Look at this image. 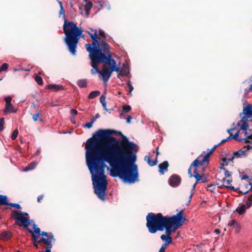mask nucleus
I'll return each instance as SVG.
<instances>
[{
	"instance_id": "0e129e2a",
	"label": "nucleus",
	"mask_w": 252,
	"mask_h": 252,
	"mask_svg": "<svg viewBox=\"0 0 252 252\" xmlns=\"http://www.w3.org/2000/svg\"><path fill=\"white\" fill-rule=\"evenodd\" d=\"M214 232L217 234H219L220 233V230L219 229H216L214 230Z\"/></svg>"
},
{
	"instance_id": "2eb2a0df",
	"label": "nucleus",
	"mask_w": 252,
	"mask_h": 252,
	"mask_svg": "<svg viewBox=\"0 0 252 252\" xmlns=\"http://www.w3.org/2000/svg\"><path fill=\"white\" fill-rule=\"evenodd\" d=\"M17 111V109L15 108L12 104L5 105V108L3 110V112L5 115L9 113H16Z\"/></svg>"
},
{
	"instance_id": "c9c22d12",
	"label": "nucleus",
	"mask_w": 252,
	"mask_h": 252,
	"mask_svg": "<svg viewBox=\"0 0 252 252\" xmlns=\"http://www.w3.org/2000/svg\"><path fill=\"white\" fill-rule=\"evenodd\" d=\"M239 131H237L235 134H232V137L233 139L239 141H244V139H239Z\"/></svg>"
},
{
	"instance_id": "ddd939ff",
	"label": "nucleus",
	"mask_w": 252,
	"mask_h": 252,
	"mask_svg": "<svg viewBox=\"0 0 252 252\" xmlns=\"http://www.w3.org/2000/svg\"><path fill=\"white\" fill-rule=\"evenodd\" d=\"M181 177L176 175H172L169 179V184L172 187H177L181 182Z\"/></svg>"
},
{
	"instance_id": "4468645a",
	"label": "nucleus",
	"mask_w": 252,
	"mask_h": 252,
	"mask_svg": "<svg viewBox=\"0 0 252 252\" xmlns=\"http://www.w3.org/2000/svg\"><path fill=\"white\" fill-rule=\"evenodd\" d=\"M243 113L245 115V119L252 118V105H248L244 107L243 110Z\"/></svg>"
},
{
	"instance_id": "bb28decb",
	"label": "nucleus",
	"mask_w": 252,
	"mask_h": 252,
	"mask_svg": "<svg viewBox=\"0 0 252 252\" xmlns=\"http://www.w3.org/2000/svg\"><path fill=\"white\" fill-rule=\"evenodd\" d=\"M35 112V114L30 113V114L32 116V120L34 122L37 121L39 118V115L41 114V111L39 109H36Z\"/></svg>"
},
{
	"instance_id": "1a4fd4ad",
	"label": "nucleus",
	"mask_w": 252,
	"mask_h": 252,
	"mask_svg": "<svg viewBox=\"0 0 252 252\" xmlns=\"http://www.w3.org/2000/svg\"><path fill=\"white\" fill-rule=\"evenodd\" d=\"M40 235L42 236H45L47 238L42 237L38 241V243H43L46 245H51L52 242H55V239L52 233H47V232H40Z\"/></svg>"
},
{
	"instance_id": "c756f323",
	"label": "nucleus",
	"mask_w": 252,
	"mask_h": 252,
	"mask_svg": "<svg viewBox=\"0 0 252 252\" xmlns=\"http://www.w3.org/2000/svg\"><path fill=\"white\" fill-rule=\"evenodd\" d=\"M221 166L220 167V170H223L224 171V175L225 178H228L231 175V174L230 172H229L224 167V163L222 164H220Z\"/></svg>"
},
{
	"instance_id": "7ed1b4c3",
	"label": "nucleus",
	"mask_w": 252,
	"mask_h": 252,
	"mask_svg": "<svg viewBox=\"0 0 252 252\" xmlns=\"http://www.w3.org/2000/svg\"><path fill=\"white\" fill-rule=\"evenodd\" d=\"M93 40L92 44H86L85 47L89 52L91 63H116L110 51L109 45L104 40Z\"/></svg>"
},
{
	"instance_id": "37998d69",
	"label": "nucleus",
	"mask_w": 252,
	"mask_h": 252,
	"mask_svg": "<svg viewBox=\"0 0 252 252\" xmlns=\"http://www.w3.org/2000/svg\"><path fill=\"white\" fill-rule=\"evenodd\" d=\"M4 124V118H0V132L2 130Z\"/></svg>"
},
{
	"instance_id": "b1692460",
	"label": "nucleus",
	"mask_w": 252,
	"mask_h": 252,
	"mask_svg": "<svg viewBox=\"0 0 252 252\" xmlns=\"http://www.w3.org/2000/svg\"><path fill=\"white\" fill-rule=\"evenodd\" d=\"M131 108L130 105H124L122 107V111L120 115V118L122 116L124 113H126L130 111Z\"/></svg>"
},
{
	"instance_id": "c85d7f7f",
	"label": "nucleus",
	"mask_w": 252,
	"mask_h": 252,
	"mask_svg": "<svg viewBox=\"0 0 252 252\" xmlns=\"http://www.w3.org/2000/svg\"><path fill=\"white\" fill-rule=\"evenodd\" d=\"M28 231V232L31 234L32 239L33 241V242H38L39 240H38V237L37 235L35 234L33 231H32L31 229H29L28 227L26 228Z\"/></svg>"
},
{
	"instance_id": "603ef678",
	"label": "nucleus",
	"mask_w": 252,
	"mask_h": 252,
	"mask_svg": "<svg viewBox=\"0 0 252 252\" xmlns=\"http://www.w3.org/2000/svg\"><path fill=\"white\" fill-rule=\"evenodd\" d=\"M242 180H248V182H249L251 179L249 178V176L247 175H243L242 178Z\"/></svg>"
},
{
	"instance_id": "cd10ccee",
	"label": "nucleus",
	"mask_w": 252,
	"mask_h": 252,
	"mask_svg": "<svg viewBox=\"0 0 252 252\" xmlns=\"http://www.w3.org/2000/svg\"><path fill=\"white\" fill-rule=\"evenodd\" d=\"M77 85L80 88H85L87 87V82L85 79H80L77 81Z\"/></svg>"
},
{
	"instance_id": "f8f14e48",
	"label": "nucleus",
	"mask_w": 252,
	"mask_h": 252,
	"mask_svg": "<svg viewBox=\"0 0 252 252\" xmlns=\"http://www.w3.org/2000/svg\"><path fill=\"white\" fill-rule=\"evenodd\" d=\"M217 178V184L219 186V187L220 189H222L223 188H226L228 189H230L231 190L237 191L239 188L235 189L234 187L232 186H227L225 185V178L224 177H222V179H220V175H216Z\"/></svg>"
},
{
	"instance_id": "c03bdc74",
	"label": "nucleus",
	"mask_w": 252,
	"mask_h": 252,
	"mask_svg": "<svg viewBox=\"0 0 252 252\" xmlns=\"http://www.w3.org/2000/svg\"><path fill=\"white\" fill-rule=\"evenodd\" d=\"M237 223H238V222L234 220H232L228 223V225L233 227Z\"/></svg>"
},
{
	"instance_id": "09e8293b",
	"label": "nucleus",
	"mask_w": 252,
	"mask_h": 252,
	"mask_svg": "<svg viewBox=\"0 0 252 252\" xmlns=\"http://www.w3.org/2000/svg\"><path fill=\"white\" fill-rule=\"evenodd\" d=\"M99 34L100 36H101V37H102L103 38H105V37H106L105 33L101 29H99Z\"/></svg>"
},
{
	"instance_id": "e2e57ef3",
	"label": "nucleus",
	"mask_w": 252,
	"mask_h": 252,
	"mask_svg": "<svg viewBox=\"0 0 252 252\" xmlns=\"http://www.w3.org/2000/svg\"><path fill=\"white\" fill-rule=\"evenodd\" d=\"M40 243H37V242H33V246L37 249L38 248V244H40Z\"/></svg>"
},
{
	"instance_id": "774afa93",
	"label": "nucleus",
	"mask_w": 252,
	"mask_h": 252,
	"mask_svg": "<svg viewBox=\"0 0 252 252\" xmlns=\"http://www.w3.org/2000/svg\"><path fill=\"white\" fill-rule=\"evenodd\" d=\"M234 129H235V128H232L228 129L227 130V132L229 134H230H230H231V131L232 130H234Z\"/></svg>"
},
{
	"instance_id": "58836bf2",
	"label": "nucleus",
	"mask_w": 252,
	"mask_h": 252,
	"mask_svg": "<svg viewBox=\"0 0 252 252\" xmlns=\"http://www.w3.org/2000/svg\"><path fill=\"white\" fill-rule=\"evenodd\" d=\"M18 130L17 129H15L11 135V138L12 140H15L17 137L18 134Z\"/></svg>"
},
{
	"instance_id": "338daca9",
	"label": "nucleus",
	"mask_w": 252,
	"mask_h": 252,
	"mask_svg": "<svg viewBox=\"0 0 252 252\" xmlns=\"http://www.w3.org/2000/svg\"><path fill=\"white\" fill-rule=\"evenodd\" d=\"M235 158V157L234 155L232 156L231 158H227V161H232Z\"/></svg>"
},
{
	"instance_id": "e433bc0d",
	"label": "nucleus",
	"mask_w": 252,
	"mask_h": 252,
	"mask_svg": "<svg viewBox=\"0 0 252 252\" xmlns=\"http://www.w3.org/2000/svg\"><path fill=\"white\" fill-rule=\"evenodd\" d=\"M7 206H10L11 207L15 208L17 209H20L22 208L21 206L17 203H12L8 202Z\"/></svg>"
},
{
	"instance_id": "49530a36",
	"label": "nucleus",
	"mask_w": 252,
	"mask_h": 252,
	"mask_svg": "<svg viewBox=\"0 0 252 252\" xmlns=\"http://www.w3.org/2000/svg\"><path fill=\"white\" fill-rule=\"evenodd\" d=\"M11 100H12V98L10 96H7V97H5V101L6 102L5 105H8V104H11Z\"/></svg>"
},
{
	"instance_id": "5fc2aeb1",
	"label": "nucleus",
	"mask_w": 252,
	"mask_h": 252,
	"mask_svg": "<svg viewBox=\"0 0 252 252\" xmlns=\"http://www.w3.org/2000/svg\"><path fill=\"white\" fill-rule=\"evenodd\" d=\"M244 142L246 143H250L252 144V139H246V138L244 139Z\"/></svg>"
},
{
	"instance_id": "864d4df0",
	"label": "nucleus",
	"mask_w": 252,
	"mask_h": 252,
	"mask_svg": "<svg viewBox=\"0 0 252 252\" xmlns=\"http://www.w3.org/2000/svg\"><path fill=\"white\" fill-rule=\"evenodd\" d=\"M250 185L251 187L249 190H248L245 192H243L242 191L239 190L238 192L240 193H242L243 194H246L250 190H252V183H250Z\"/></svg>"
},
{
	"instance_id": "3c124183",
	"label": "nucleus",
	"mask_w": 252,
	"mask_h": 252,
	"mask_svg": "<svg viewBox=\"0 0 252 252\" xmlns=\"http://www.w3.org/2000/svg\"><path fill=\"white\" fill-rule=\"evenodd\" d=\"M47 247L45 248V252H51V249L52 248V244L51 245H46Z\"/></svg>"
},
{
	"instance_id": "69168bd1",
	"label": "nucleus",
	"mask_w": 252,
	"mask_h": 252,
	"mask_svg": "<svg viewBox=\"0 0 252 252\" xmlns=\"http://www.w3.org/2000/svg\"><path fill=\"white\" fill-rule=\"evenodd\" d=\"M102 106H103V109L106 111H108V110L106 108V103H104V104H102Z\"/></svg>"
},
{
	"instance_id": "f704fd0d",
	"label": "nucleus",
	"mask_w": 252,
	"mask_h": 252,
	"mask_svg": "<svg viewBox=\"0 0 252 252\" xmlns=\"http://www.w3.org/2000/svg\"><path fill=\"white\" fill-rule=\"evenodd\" d=\"M35 80L38 85H43V80L41 77L38 75H36L35 77Z\"/></svg>"
},
{
	"instance_id": "a19ab883",
	"label": "nucleus",
	"mask_w": 252,
	"mask_h": 252,
	"mask_svg": "<svg viewBox=\"0 0 252 252\" xmlns=\"http://www.w3.org/2000/svg\"><path fill=\"white\" fill-rule=\"evenodd\" d=\"M8 67V64H2L1 66L0 67V72L6 70Z\"/></svg>"
},
{
	"instance_id": "680f3d73",
	"label": "nucleus",
	"mask_w": 252,
	"mask_h": 252,
	"mask_svg": "<svg viewBox=\"0 0 252 252\" xmlns=\"http://www.w3.org/2000/svg\"><path fill=\"white\" fill-rule=\"evenodd\" d=\"M43 197H44L43 195H41L40 196H38V197H37L38 202H39V203L41 202V201L43 199Z\"/></svg>"
},
{
	"instance_id": "423d86ee",
	"label": "nucleus",
	"mask_w": 252,
	"mask_h": 252,
	"mask_svg": "<svg viewBox=\"0 0 252 252\" xmlns=\"http://www.w3.org/2000/svg\"><path fill=\"white\" fill-rule=\"evenodd\" d=\"M202 156V155H200L196 159H195L191 163L188 170L189 177L192 178L193 177L196 180V182L193 185L192 189L190 192L191 194L189 198V202H190L191 200V198L194 193V190L195 189L197 183L199 181H201L202 183H206L208 182V180L205 175L203 173L201 174H199L197 171V168L200 165L199 159L201 158Z\"/></svg>"
},
{
	"instance_id": "7c9ffc66",
	"label": "nucleus",
	"mask_w": 252,
	"mask_h": 252,
	"mask_svg": "<svg viewBox=\"0 0 252 252\" xmlns=\"http://www.w3.org/2000/svg\"><path fill=\"white\" fill-rule=\"evenodd\" d=\"M148 159L147 160V162L148 164L151 166H153L156 165L157 164L158 161L157 158L155 159V160L153 161L151 159V158L150 156H149L148 157Z\"/></svg>"
},
{
	"instance_id": "9d476101",
	"label": "nucleus",
	"mask_w": 252,
	"mask_h": 252,
	"mask_svg": "<svg viewBox=\"0 0 252 252\" xmlns=\"http://www.w3.org/2000/svg\"><path fill=\"white\" fill-rule=\"evenodd\" d=\"M121 64H118L117 68L119 69V70L117 78H120L121 76L129 77V64H123V65L120 66Z\"/></svg>"
},
{
	"instance_id": "bf43d9fd",
	"label": "nucleus",
	"mask_w": 252,
	"mask_h": 252,
	"mask_svg": "<svg viewBox=\"0 0 252 252\" xmlns=\"http://www.w3.org/2000/svg\"><path fill=\"white\" fill-rule=\"evenodd\" d=\"M70 113L71 114L75 115H77L78 113L77 111L74 109H71Z\"/></svg>"
},
{
	"instance_id": "2f4dec72",
	"label": "nucleus",
	"mask_w": 252,
	"mask_h": 252,
	"mask_svg": "<svg viewBox=\"0 0 252 252\" xmlns=\"http://www.w3.org/2000/svg\"><path fill=\"white\" fill-rule=\"evenodd\" d=\"M252 205V194L250 195L246 201L247 208H250Z\"/></svg>"
},
{
	"instance_id": "72a5a7b5",
	"label": "nucleus",
	"mask_w": 252,
	"mask_h": 252,
	"mask_svg": "<svg viewBox=\"0 0 252 252\" xmlns=\"http://www.w3.org/2000/svg\"><path fill=\"white\" fill-rule=\"evenodd\" d=\"M93 6V4L91 2H88L86 5L85 6L84 10L87 12L88 13L89 11L91 10Z\"/></svg>"
},
{
	"instance_id": "f03ea898",
	"label": "nucleus",
	"mask_w": 252,
	"mask_h": 252,
	"mask_svg": "<svg viewBox=\"0 0 252 252\" xmlns=\"http://www.w3.org/2000/svg\"><path fill=\"white\" fill-rule=\"evenodd\" d=\"M60 10L59 15L61 16L63 15L64 18V24L63 25V32L65 35L64 38L67 49L72 55L76 54L77 44L82 35L83 30L79 29L77 25L73 22H67L65 18V10L63 6L62 3L59 2Z\"/></svg>"
},
{
	"instance_id": "79ce46f5",
	"label": "nucleus",
	"mask_w": 252,
	"mask_h": 252,
	"mask_svg": "<svg viewBox=\"0 0 252 252\" xmlns=\"http://www.w3.org/2000/svg\"><path fill=\"white\" fill-rule=\"evenodd\" d=\"M215 189V186L213 184L209 185L207 188L208 190L210 191L211 192H213V190Z\"/></svg>"
},
{
	"instance_id": "393cba45",
	"label": "nucleus",
	"mask_w": 252,
	"mask_h": 252,
	"mask_svg": "<svg viewBox=\"0 0 252 252\" xmlns=\"http://www.w3.org/2000/svg\"><path fill=\"white\" fill-rule=\"evenodd\" d=\"M247 119H245V117H243L241 121L242 124L241 126V129L246 131L249 127L248 124L247 122Z\"/></svg>"
},
{
	"instance_id": "8fccbe9b",
	"label": "nucleus",
	"mask_w": 252,
	"mask_h": 252,
	"mask_svg": "<svg viewBox=\"0 0 252 252\" xmlns=\"http://www.w3.org/2000/svg\"><path fill=\"white\" fill-rule=\"evenodd\" d=\"M167 247V246H166V244H163L160 248L158 252H164Z\"/></svg>"
},
{
	"instance_id": "9b49d317",
	"label": "nucleus",
	"mask_w": 252,
	"mask_h": 252,
	"mask_svg": "<svg viewBox=\"0 0 252 252\" xmlns=\"http://www.w3.org/2000/svg\"><path fill=\"white\" fill-rule=\"evenodd\" d=\"M217 146L218 145L215 146L207 153H205V152H203L202 153V154L201 155H202L203 156L201 157V158L199 159V161L200 163L201 166L204 165L206 163L207 164H208L209 163V158H210V156L215 151V150L217 148Z\"/></svg>"
},
{
	"instance_id": "6ab92c4d",
	"label": "nucleus",
	"mask_w": 252,
	"mask_h": 252,
	"mask_svg": "<svg viewBox=\"0 0 252 252\" xmlns=\"http://www.w3.org/2000/svg\"><path fill=\"white\" fill-rule=\"evenodd\" d=\"M160 239L162 241H165V243L163 244H166L167 246L172 242V237L171 236H165L164 234L161 235Z\"/></svg>"
},
{
	"instance_id": "4d7b16f0",
	"label": "nucleus",
	"mask_w": 252,
	"mask_h": 252,
	"mask_svg": "<svg viewBox=\"0 0 252 252\" xmlns=\"http://www.w3.org/2000/svg\"><path fill=\"white\" fill-rule=\"evenodd\" d=\"M132 119V118L131 116H128L126 119V123H128V124H129L131 122V120Z\"/></svg>"
},
{
	"instance_id": "20e7f679",
	"label": "nucleus",
	"mask_w": 252,
	"mask_h": 252,
	"mask_svg": "<svg viewBox=\"0 0 252 252\" xmlns=\"http://www.w3.org/2000/svg\"><path fill=\"white\" fill-rule=\"evenodd\" d=\"M170 217L164 216L161 213H150L146 216V227L150 233H156L163 228Z\"/></svg>"
},
{
	"instance_id": "ea45409f",
	"label": "nucleus",
	"mask_w": 252,
	"mask_h": 252,
	"mask_svg": "<svg viewBox=\"0 0 252 252\" xmlns=\"http://www.w3.org/2000/svg\"><path fill=\"white\" fill-rule=\"evenodd\" d=\"M233 228L235 229V232L236 233H238L241 229V226L238 223H237Z\"/></svg>"
},
{
	"instance_id": "13d9d810",
	"label": "nucleus",
	"mask_w": 252,
	"mask_h": 252,
	"mask_svg": "<svg viewBox=\"0 0 252 252\" xmlns=\"http://www.w3.org/2000/svg\"><path fill=\"white\" fill-rule=\"evenodd\" d=\"M243 149H246V151L248 150H249V149H252V146H250L249 145H248L246 146H244L243 148Z\"/></svg>"
},
{
	"instance_id": "de8ad7c7",
	"label": "nucleus",
	"mask_w": 252,
	"mask_h": 252,
	"mask_svg": "<svg viewBox=\"0 0 252 252\" xmlns=\"http://www.w3.org/2000/svg\"><path fill=\"white\" fill-rule=\"evenodd\" d=\"M127 86L129 89V94L131 93V92L133 91V87L132 86V85L130 83V81H129L127 83Z\"/></svg>"
},
{
	"instance_id": "aec40b11",
	"label": "nucleus",
	"mask_w": 252,
	"mask_h": 252,
	"mask_svg": "<svg viewBox=\"0 0 252 252\" xmlns=\"http://www.w3.org/2000/svg\"><path fill=\"white\" fill-rule=\"evenodd\" d=\"M246 150L243 149V148L239 150L234 152L233 153L234 156L235 158H240L242 156H246Z\"/></svg>"
},
{
	"instance_id": "5701e85b",
	"label": "nucleus",
	"mask_w": 252,
	"mask_h": 252,
	"mask_svg": "<svg viewBox=\"0 0 252 252\" xmlns=\"http://www.w3.org/2000/svg\"><path fill=\"white\" fill-rule=\"evenodd\" d=\"M246 208L247 207L244 204H241L236 209V211L239 215H243L245 213Z\"/></svg>"
},
{
	"instance_id": "473e14b6",
	"label": "nucleus",
	"mask_w": 252,
	"mask_h": 252,
	"mask_svg": "<svg viewBox=\"0 0 252 252\" xmlns=\"http://www.w3.org/2000/svg\"><path fill=\"white\" fill-rule=\"evenodd\" d=\"M92 31H93L94 32V34H90V36H91L92 40H94V39H100V38L98 37L97 36V31L96 30H93V29H91Z\"/></svg>"
},
{
	"instance_id": "a878e982",
	"label": "nucleus",
	"mask_w": 252,
	"mask_h": 252,
	"mask_svg": "<svg viewBox=\"0 0 252 252\" xmlns=\"http://www.w3.org/2000/svg\"><path fill=\"white\" fill-rule=\"evenodd\" d=\"M100 94V92L99 91H94L93 92H91L88 96V98L90 99H94L98 95H99Z\"/></svg>"
},
{
	"instance_id": "052dcab7",
	"label": "nucleus",
	"mask_w": 252,
	"mask_h": 252,
	"mask_svg": "<svg viewBox=\"0 0 252 252\" xmlns=\"http://www.w3.org/2000/svg\"><path fill=\"white\" fill-rule=\"evenodd\" d=\"M232 179H227L225 180V185L229 186V185L232 182Z\"/></svg>"
},
{
	"instance_id": "a18cd8bd",
	"label": "nucleus",
	"mask_w": 252,
	"mask_h": 252,
	"mask_svg": "<svg viewBox=\"0 0 252 252\" xmlns=\"http://www.w3.org/2000/svg\"><path fill=\"white\" fill-rule=\"evenodd\" d=\"M100 102L102 104H104V103H106L105 101V96L103 95H102L99 98Z\"/></svg>"
},
{
	"instance_id": "6e6d98bb",
	"label": "nucleus",
	"mask_w": 252,
	"mask_h": 252,
	"mask_svg": "<svg viewBox=\"0 0 252 252\" xmlns=\"http://www.w3.org/2000/svg\"><path fill=\"white\" fill-rule=\"evenodd\" d=\"M93 123H92L91 122L90 123H87L85 125V127H87L88 128H91L93 126Z\"/></svg>"
},
{
	"instance_id": "f257e3e1",
	"label": "nucleus",
	"mask_w": 252,
	"mask_h": 252,
	"mask_svg": "<svg viewBox=\"0 0 252 252\" xmlns=\"http://www.w3.org/2000/svg\"><path fill=\"white\" fill-rule=\"evenodd\" d=\"M136 145L121 131L99 129L87 140L85 149L87 165L92 175L94 192L105 200L107 181L104 171L106 162L111 168L110 175L119 177L130 184L138 180V170L134 164Z\"/></svg>"
},
{
	"instance_id": "f3484780",
	"label": "nucleus",
	"mask_w": 252,
	"mask_h": 252,
	"mask_svg": "<svg viewBox=\"0 0 252 252\" xmlns=\"http://www.w3.org/2000/svg\"><path fill=\"white\" fill-rule=\"evenodd\" d=\"M46 88L49 90H54L55 91H58L64 89V87L62 85L49 84L47 86Z\"/></svg>"
},
{
	"instance_id": "0eeeda50",
	"label": "nucleus",
	"mask_w": 252,
	"mask_h": 252,
	"mask_svg": "<svg viewBox=\"0 0 252 252\" xmlns=\"http://www.w3.org/2000/svg\"><path fill=\"white\" fill-rule=\"evenodd\" d=\"M98 64H91L93 67L91 70V73L94 74L97 73L99 78L105 84L110 78L113 71L118 72L119 70L117 64H103L101 70L98 68Z\"/></svg>"
},
{
	"instance_id": "4be33fe9",
	"label": "nucleus",
	"mask_w": 252,
	"mask_h": 252,
	"mask_svg": "<svg viewBox=\"0 0 252 252\" xmlns=\"http://www.w3.org/2000/svg\"><path fill=\"white\" fill-rule=\"evenodd\" d=\"M37 163L34 161L31 162L27 167H26L24 171L25 172L33 169L37 165Z\"/></svg>"
},
{
	"instance_id": "a211bd4d",
	"label": "nucleus",
	"mask_w": 252,
	"mask_h": 252,
	"mask_svg": "<svg viewBox=\"0 0 252 252\" xmlns=\"http://www.w3.org/2000/svg\"><path fill=\"white\" fill-rule=\"evenodd\" d=\"M8 197L6 195L0 194V206L7 205Z\"/></svg>"
},
{
	"instance_id": "39448f33",
	"label": "nucleus",
	"mask_w": 252,
	"mask_h": 252,
	"mask_svg": "<svg viewBox=\"0 0 252 252\" xmlns=\"http://www.w3.org/2000/svg\"><path fill=\"white\" fill-rule=\"evenodd\" d=\"M184 210H181L176 215L170 217L163 225V228L160 231L165 230V236H171V234L175 232L180 226H182L184 221L187 220L183 215Z\"/></svg>"
},
{
	"instance_id": "412c9836",
	"label": "nucleus",
	"mask_w": 252,
	"mask_h": 252,
	"mask_svg": "<svg viewBox=\"0 0 252 252\" xmlns=\"http://www.w3.org/2000/svg\"><path fill=\"white\" fill-rule=\"evenodd\" d=\"M12 236L11 232L8 231H5L1 233L0 238L3 240H7L9 239Z\"/></svg>"
},
{
	"instance_id": "4c0bfd02",
	"label": "nucleus",
	"mask_w": 252,
	"mask_h": 252,
	"mask_svg": "<svg viewBox=\"0 0 252 252\" xmlns=\"http://www.w3.org/2000/svg\"><path fill=\"white\" fill-rule=\"evenodd\" d=\"M33 229L34 230V231H33L34 232V233L37 234V235H40V233L41 232L40 229L39 227H37V226L36 224H33Z\"/></svg>"
},
{
	"instance_id": "dca6fc26",
	"label": "nucleus",
	"mask_w": 252,
	"mask_h": 252,
	"mask_svg": "<svg viewBox=\"0 0 252 252\" xmlns=\"http://www.w3.org/2000/svg\"><path fill=\"white\" fill-rule=\"evenodd\" d=\"M169 166V163L167 161H164L158 165V172L163 174L165 171L167 170Z\"/></svg>"
},
{
	"instance_id": "6e6552de",
	"label": "nucleus",
	"mask_w": 252,
	"mask_h": 252,
	"mask_svg": "<svg viewBox=\"0 0 252 252\" xmlns=\"http://www.w3.org/2000/svg\"><path fill=\"white\" fill-rule=\"evenodd\" d=\"M28 216V214L27 212L13 210L11 212V217L16 220L15 224L19 226H23L24 228H28L31 222Z\"/></svg>"
}]
</instances>
